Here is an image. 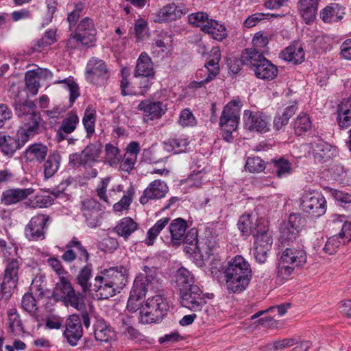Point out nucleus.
Listing matches in <instances>:
<instances>
[{"label":"nucleus","mask_w":351,"mask_h":351,"mask_svg":"<svg viewBox=\"0 0 351 351\" xmlns=\"http://www.w3.org/2000/svg\"><path fill=\"white\" fill-rule=\"evenodd\" d=\"M252 269L248 261L241 255L231 258L223 267V277L227 289L234 293L245 291L252 278Z\"/></svg>","instance_id":"1"},{"label":"nucleus","mask_w":351,"mask_h":351,"mask_svg":"<svg viewBox=\"0 0 351 351\" xmlns=\"http://www.w3.org/2000/svg\"><path fill=\"white\" fill-rule=\"evenodd\" d=\"M307 261L302 246L286 248L280 254L276 269L277 280L281 283L290 278L295 269L302 267Z\"/></svg>","instance_id":"2"},{"label":"nucleus","mask_w":351,"mask_h":351,"mask_svg":"<svg viewBox=\"0 0 351 351\" xmlns=\"http://www.w3.org/2000/svg\"><path fill=\"white\" fill-rule=\"evenodd\" d=\"M145 274H138L134 281L127 303V308L131 312L141 310V300L145 298L149 288L157 282V271L154 267L145 266Z\"/></svg>","instance_id":"3"},{"label":"nucleus","mask_w":351,"mask_h":351,"mask_svg":"<svg viewBox=\"0 0 351 351\" xmlns=\"http://www.w3.org/2000/svg\"><path fill=\"white\" fill-rule=\"evenodd\" d=\"M241 107V101L237 98L230 101L223 108L219 119V127L222 137L226 142H231L234 138L240 120Z\"/></svg>","instance_id":"4"},{"label":"nucleus","mask_w":351,"mask_h":351,"mask_svg":"<svg viewBox=\"0 0 351 351\" xmlns=\"http://www.w3.org/2000/svg\"><path fill=\"white\" fill-rule=\"evenodd\" d=\"M96 35L97 29L93 19L86 17L80 21L70 34L66 46L70 49L81 47H90L95 45Z\"/></svg>","instance_id":"5"},{"label":"nucleus","mask_w":351,"mask_h":351,"mask_svg":"<svg viewBox=\"0 0 351 351\" xmlns=\"http://www.w3.org/2000/svg\"><path fill=\"white\" fill-rule=\"evenodd\" d=\"M330 225L341 228L338 234L328 239L324 247V251L330 255L335 254L340 247L351 240V221L347 220L345 215H333L329 220Z\"/></svg>","instance_id":"6"},{"label":"nucleus","mask_w":351,"mask_h":351,"mask_svg":"<svg viewBox=\"0 0 351 351\" xmlns=\"http://www.w3.org/2000/svg\"><path fill=\"white\" fill-rule=\"evenodd\" d=\"M36 134V127L35 125L31 127H20L14 136L0 133V148L1 152L5 155L11 156Z\"/></svg>","instance_id":"7"},{"label":"nucleus","mask_w":351,"mask_h":351,"mask_svg":"<svg viewBox=\"0 0 351 351\" xmlns=\"http://www.w3.org/2000/svg\"><path fill=\"white\" fill-rule=\"evenodd\" d=\"M188 19L191 24L199 27L214 40L221 41L227 37V29L224 25L215 19H209L205 12L192 13L189 15Z\"/></svg>","instance_id":"8"},{"label":"nucleus","mask_w":351,"mask_h":351,"mask_svg":"<svg viewBox=\"0 0 351 351\" xmlns=\"http://www.w3.org/2000/svg\"><path fill=\"white\" fill-rule=\"evenodd\" d=\"M169 304L161 295L148 298L141 308V321L143 324L160 322L167 315Z\"/></svg>","instance_id":"9"},{"label":"nucleus","mask_w":351,"mask_h":351,"mask_svg":"<svg viewBox=\"0 0 351 351\" xmlns=\"http://www.w3.org/2000/svg\"><path fill=\"white\" fill-rule=\"evenodd\" d=\"M208 239L199 240L196 229H191L186 237L184 252L193 256L197 260H203L213 254V247Z\"/></svg>","instance_id":"10"},{"label":"nucleus","mask_w":351,"mask_h":351,"mask_svg":"<svg viewBox=\"0 0 351 351\" xmlns=\"http://www.w3.org/2000/svg\"><path fill=\"white\" fill-rule=\"evenodd\" d=\"M301 209L313 217L323 215L326 211V202L324 195L316 190L304 191L300 197Z\"/></svg>","instance_id":"11"},{"label":"nucleus","mask_w":351,"mask_h":351,"mask_svg":"<svg viewBox=\"0 0 351 351\" xmlns=\"http://www.w3.org/2000/svg\"><path fill=\"white\" fill-rule=\"evenodd\" d=\"M137 109L142 112L144 121L158 120L167 111V104L154 98L142 100L138 105Z\"/></svg>","instance_id":"12"},{"label":"nucleus","mask_w":351,"mask_h":351,"mask_svg":"<svg viewBox=\"0 0 351 351\" xmlns=\"http://www.w3.org/2000/svg\"><path fill=\"white\" fill-rule=\"evenodd\" d=\"M109 77V73L104 61L92 58L86 67V78L91 84L101 86Z\"/></svg>","instance_id":"13"},{"label":"nucleus","mask_w":351,"mask_h":351,"mask_svg":"<svg viewBox=\"0 0 351 351\" xmlns=\"http://www.w3.org/2000/svg\"><path fill=\"white\" fill-rule=\"evenodd\" d=\"M179 295L182 306L191 311H201L206 303L205 295L198 286L191 287Z\"/></svg>","instance_id":"14"},{"label":"nucleus","mask_w":351,"mask_h":351,"mask_svg":"<svg viewBox=\"0 0 351 351\" xmlns=\"http://www.w3.org/2000/svg\"><path fill=\"white\" fill-rule=\"evenodd\" d=\"M304 220L299 214H291L287 221H284L280 229V240L282 243L293 241L299 236L304 226Z\"/></svg>","instance_id":"15"},{"label":"nucleus","mask_w":351,"mask_h":351,"mask_svg":"<svg viewBox=\"0 0 351 351\" xmlns=\"http://www.w3.org/2000/svg\"><path fill=\"white\" fill-rule=\"evenodd\" d=\"M16 115L23 119L24 122L22 126L36 127V134L38 133L41 121L40 116L36 113V105L32 101L25 100L24 102L16 103L14 106Z\"/></svg>","instance_id":"16"},{"label":"nucleus","mask_w":351,"mask_h":351,"mask_svg":"<svg viewBox=\"0 0 351 351\" xmlns=\"http://www.w3.org/2000/svg\"><path fill=\"white\" fill-rule=\"evenodd\" d=\"M49 217L37 215L33 217L25 228V234L29 241H37L45 238V229Z\"/></svg>","instance_id":"17"},{"label":"nucleus","mask_w":351,"mask_h":351,"mask_svg":"<svg viewBox=\"0 0 351 351\" xmlns=\"http://www.w3.org/2000/svg\"><path fill=\"white\" fill-rule=\"evenodd\" d=\"M243 120L250 130L266 133L270 130V119L263 112L245 110Z\"/></svg>","instance_id":"18"},{"label":"nucleus","mask_w":351,"mask_h":351,"mask_svg":"<svg viewBox=\"0 0 351 351\" xmlns=\"http://www.w3.org/2000/svg\"><path fill=\"white\" fill-rule=\"evenodd\" d=\"M169 191V187L165 181L155 180L151 182L145 189L139 198L141 204L145 205L149 200H157L165 197Z\"/></svg>","instance_id":"19"},{"label":"nucleus","mask_w":351,"mask_h":351,"mask_svg":"<svg viewBox=\"0 0 351 351\" xmlns=\"http://www.w3.org/2000/svg\"><path fill=\"white\" fill-rule=\"evenodd\" d=\"M101 273L119 293L128 282V269L124 266L112 267L103 269Z\"/></svg>","instance_id":"20"},{"label":"nucleus","mask_w":351,"mask_h":351,"mask_svg":"<svg viewBox=\"0 0 351 351\" xmlns=\"http://www.w3.org/2000/svg\"><path fill=\"white\" fill-rule=\"evenodd\" d=\"M188 9L183 4H168L157 12L154 21L158 23H166L180 19L186 14Z\"/></svg>","instance_id":"21"},{"label":"nucleus","mask_w":351,"mask_h":351,"mask_svg":"<svg viewBox=\"0 0 351 351\" xmlns=\"http://www.w3.org/2000/svg\"><path fill=\"white\" fill-rule=\"evenodd\" d=\"M19 261L12 259L6 265L1 288L5 293H11L17 286L19 281Z\"/></svg>","instance_id":"22"},{"label":"nucleus","mask_w":351,"mask_h":351,"mask_svg":"<svg viewBox=\"0 0 351 351\" xmlns=\"http://www.w3.org/2000/svg\"><path fill=\"white\" fill-rule=\"evenodd\" d=\"M267 225L263 218L258 219L256 213L244 214L239 219L238 228L243 235H254L260 228Z\"/></svg>","instance_id":"23"},{"label":"nucleus","mask_w":351,"mask_h":351,"mask_svg":"<svg viewBox=\"0 0 351 351\" xmlns=\"http://www.w3.org/2000/svg\"><path fill=\"white\" fill-rule=\"evenodd\" d=\"M82 212L87 226L95 228L99 225V203L93 199L87 198L82 202Z\"/></svg>","instance_id":"24"},{"label":"nucleus","mask_w":351,"mask_h":351,"mask_svg":"<svg viewBox=\"0 0 351 351\" xmlns=\"http://www.w3.org/2000/svg\"><path fill=\"white\" fill-rule=\"evenodd\" d=\"M90 290L95 293V296L99 300L108 299L119 293L101 272L94 278Z\"/></svg>","instance_id":"25"},{"label":"nucleus","mask_w":351,"mask_h":351,"mask_svg":"<svg viewBox=\"0 0 351 351\" xmlns=\"http://www.w3.org/2000/svg\"><path fill=\"white\" fill-rule=\"evenodd\" d=\"M83 334L82 320L76 315H72L66 320L64 336L68 343L74 346L81 339Z\"/></svg>","instance_id":"26"},{"label":"nucleus","mask_w":351,"mask_h":351,"mask_svg":"<svg viewBox=\"0 0 351 351\" xmlns=\"http://www.w3.org/2000/svg\"><path fill=\"white\" fill-rule=\"evenodd\" d=\"M38 282L39 280L37 278L34 279L30 286L31 293H25L22 298V308L29 313L34 312L36 310V301L33 294L38 298H42L44 295L43 286L41 282L38 284Z\"/></svg>","instance_id":"27"},{"label":"nucleus","mask_w":351,"mask_h":351,"mask_svg":"<svg viewBox=\"0 0 351 351\" xmlns=\"http://www.w3.org/2000/svg\"><path fill=\"white\" fill-rule=\"evenodd\" d=\"M310 148L314 158L319 161L329 160L337 154L335 147L320 139L311 143Z\"/></svg>","instance_id":"28"},{"label":"nucleus","mask_w":351,"mask_h":351,"mask_svg":"<svg viewBox=\"0 0 351 351\" xmlns=\"http://www.w3.org/2000/svg\"><path fill=\"white\" fill-rule=\"evenodd\" d=\"M110 177L102 178L96 188V192L98 197L103 202L110 204V198H114L119 193L123 191V185L114 184L110 188L108 195H107V188L110 182Z\"/></svg>","instance_id":"29"},{"label":"nucleus","mask_w":351,"mask_h":351,"mask_svg":"<svg viewBox=\"0 0 351 351\" xmlns=\"http://www.w3.org/2000/svg\"><path fill=\"white\" fill-rule=\"evenodd\" d=\"M186 228L187 223L182 218L175 219L171 222L169 230L173 245H180L183 243L184 246L186 245Z\"/></svg>","instance_id":"30"},{"label":"nucleus","mask_w":351,"mask_h":351,"mask_svg":"<svg viewBox=\"0 0 351 351\" xmlns=\"http://www.w3.org/2000/svg\"><path fill=\"white\" fill-rule=\"evenodd\" d=\"M154 63L151 58L147 53L142 52L136 60L134 77H154Z\"/></svg>","instance_id":"31"},{"label":"nucleus","mask_w":351,"mask_h":351,"mask_svg":"<svg viewBox=\"0 0 351 351\" xmlns=\"http://www.w3.org/2000/svg\"><path fill=\"white\" fill-rule=\"evenodd\" d=\"M48 148L46 145L36 143L29 145L23 152V157L26 162L41 163L46 158Z\"/></svg>","instance_id":"32"},{"label":"nucleus","mask_w":351,"mask_h":351,"mask_svg":"<svg viewBox=\"0 0 351 351\" xmlns=\"http://www.w3.org/2000/svg\"><path fill=\"white\" fill-rule=\"evenodd\" d=\"M64 188L61 184L58 186V189H53L51 194H40L34 197L31 201L32 207L46 208L51 206L56 198L60 197L63 195Z\"/></svg>","instance_id":"33"},{"label":"nucleus","mask_w":351,"mask_h":351,"mask_svg":"<svg viewBox=\"0 0 351 351\" xmlns=\"http://www.w3.org/2000/svg\"><path fill=\"white\" fill-rule=\"evenodd\" d=\"M280 58L293 64H301L304 61L305 53L300 43H295L280 53Z\"/></svg>","instance_id":"34"},{"label":"nucleus","mask_w":351,"mask_h":351,"mask_svg":"<svg viewBox=\"0 0 351 351\" xmlns=\"http://www.w3.org/2000/svg\"><path fill=\"white\" fill-rule=\"evenodd\" d=\"M138 228V224L131 217H125L119 220L113 230L121 237L127 240Z\"/></svg>","instance_id":"35"},{"label":"nucleus","mask_w":351,"mask_h":351,"mask_svg":"<svg viewBox=\"0 0 351 351\" xmlns=\"http://www.w3.org/2000/svg\"><path fill=\"white\" fill-rule=\"evenodd\" d=\"M33 193L32 188L10 189L3 192L1 199L5 205H11L24 199Z\"/></svg>","instance_id":"36"},{"label":"nucleus","mask_w":351,"mask_h":351,"mask_svg":"<svg viewBox=\"0 0 351 351\" xmlns=\"http://www.w3.org/2000/svg\"><path fill=\"white\" fill-rule=\"evenodd\" d=\"M337 121L338 125L342 128H348L351 125V99L347 98L337 106Z\"/></svg>","instance_id":"37"},{"label":"nucleus","mask_w":351,"mask_h":351,"mask_svg":"<svg viewBox=\"0 0 351 351\" xmlns=\"http://www.w3.org/2000/svg\"><path fill=\"white\" fill-rule=\"evenodd\" d=\"M79 123V118L75 112H69L62 121L60 128L57 131L58 141H63L66 135L72 133Z\"/></svg>","instance_id":"38"},{"label":"nucleus","mask_w":351,"mask_h":351,"mask_svg":"<svg viewBox=\"0 0 351 351\" xmlns=\"http://www.w3.org/2000/svg\"><path fill=\"white\" fill-rule=\"evenodd\" d=\"M345 14L344 8L337 3H330L320 12V17L325 23L337 22Z\"/></svg>","instance_id":"39"},{"label":"nucleus","mask_w":351,"mask_h":351,"mask_svg":"<svg viewBox=\"0 0 351 351\" xmlns=\"http://www.w3.org/2000/svg\"><path fill=\"white\" fill-rule=\"evenodd\" d=\"M319 1L299 0L298 9L306 23H309L315 19Z\"/></svg>","instance_id":"40"},{"label":"nucleus","mask_w":351,"mask_h":351,"mask_svg":"<svg viewBox=\"0 0 351 351\" xmlns=\"http://www.w3.org/2000/svg\"><path fill=\"white\" fill-rule=\"evenodd\" d=\"M298 110L296 101H293L289 106L286 107L281 113L278 112L275 116L273 121L274 128L276 131L280 130L283 127L287 125L290 118L295 114Z\"/></svg>","instance_id":"41"},{"label":"nucleus","mask_w":351,"mask_h":351,"mask_svg":"<svg viewBox=\"0 0 351 351\" xmlns=\"http://www.w3.org/2000/svg\"><path fill=\"white\" fill-rule=\"evenodd\" d=\"M254 71L256 76L262 80H271L278 74L277 67L265 58Z\"/></svg>","instance_id":"42"},{"label":"nucleus","mask_w":351,"mask_h":351,"mask_svg":"<svg viewBox=\"0 0 351 351\" xmlns=\"http://www.w3.org/2000/svg\"><path fill=\"white\" fill-rule=\"evenodd\" d=\"M175 282L179 293L190 289L191 287L196 286L194 285V278L193 274L184 267H180L176 271Z\"/></svg>","instance_id":"43"},{"label":"nucleus","mask_w":351,"mask_h":351,"mask_svg":"<svg viewBox=\"0 0 351 351\" xmlns=\"http://www.w3.org/2000/svg\"><path fill=\"white\" fill-rule=\"evenodd\" d=\"M221 59V52L219 47H213L210 52V59L205 64L208 72L206 80H213L219 73V62Z\"/></svg>","instance_id":"44"},{"label":"nucleus","mask_w":351,"mask_h":351,"mask_svg":"<svg viewBox=\"0 0 351 351\" xmlns=\"http://www.w3.org/2000/svg\"><path fill=\"white\" fill-rule=\"evenodd\" d=\"M94 334L96 340L102 342H111L116 339V333L113 328L102 322L96 324Z\"/></svg>","instance_id":"45"},{"label":"nucleus","mask_w":351,"mask_h":351,"mask_svg":"<svg viewBox=\"0 0 351 351\" xmlns=\"http://www.w3.org/2000/svg\"><path fill=\"white\" fill-rule=\"evenodd\" d=\"M255 238L254 246L265 247L266 250H270L272 245L271 232L267 225H264L260 228L258 232L254 235Z\"/></svg>","instance_id":"46"},{"label":"nucleus","mask_w":351,"mask_h":351,"mask_svg":"<svg viewBox=\"0 0 351 351\" xmlns=\"http://www.w3.org/2000/svg\"><path fill=\"white\" fill-rule=\"evenodd\" d=\"M169 221V219L168 217H163L158 219L154 225L148 230L146 237L143 241L145 244L148 246L152 245L157 237L166 227Z\"/></svg>","instance_id":"47"},{"label":"nucleus","mask_w":351,"mask_h":351,"mask_svg":"<svg viewBox=\"0 0 351 351\" xmlns=\"http://www.w3.org/2000/svg\"><path fill=\"white\" fill-rule=\"evenodd\" d=\"M189 141L184 136H178L172 138L164 142L163 147L167 152H173L175 154L184 152L186 147L189 145Z\"/></svg>","instance_id":"48"},{"label":"nucleus","mask_w":351,"mask_h":351,"mask_svg":"<svg viewBox=\"0 0 351 351\" xmlns=\"http://www.w3.org/2000/svg\"><path fill=\"white\" fill-rule=\"evenodd\" d=\"M74 288L70 281L64 276L60 278L53 289V296L58 301H62Z\"/></svg>","instance_id":"49"},{"label":"nucleus","mask_w":351,"mask_h":351,"mask_svg":"<svg viewBox=\"0 0 351 351\" xmlns=\"http://www.w3.org/2000/svg\"><path fill=\"white\" fill-rule=\"evenodd\" d=\"M293 129L296 135L302 136L309 131L312 123L309 116L304 112H300L293 121Z\"/></svg>","instance_id":"50"},{"label":"nucleus","mask_w":351,"mask_h":351,"mask_svg":"<svg viewBox=\"0 0 351 351\" xmlns=\"http://www.w3.org/2000/svg\"><path fill=\"white\" fill-rule=\"evenodd\" d=\"M62 302L64 306H71L77 311H81L85 307L84 296L82 293L76 292L75 289L66 295Z\"/></svg>","instance_id":"51"},{"label":"nucleus","mask_w":351,"mask_h":351,"mask_svg":"<svg viewBox=\"0 0 351 351\" xmlns=\"http://www.w3.org/2000/svg\"><path fill=\"white\" fill-rule=\"evenodd\" d=\"M241 59L243 64L251 66L254 69L262 62V59H265V58L263 53L248 48L242 52Z\"/></svg>","instance_id":"52"},{"label":"nucleus","mask_w":351,"mask_h":351,"mask_svg":"<svg viewBox=\"0 0 351 351\" xmlns=\"http://www.w3.org/2000/svg\"><path fill=\"white\" fill-rule=\"evenodd\" d=\"M54 84H62L63 88L69 93V103L72 106L80 96L79 86L72 77L64 78L61 80H56Z\"/></svg>","instance_id":"53"},{"label":"nucleus","mask_w":351,"mask_h":351,"mask_svg":"<svg viewBox=\"0 0 351 351\" xmlns=\"http://www.w3.org/2000/svg\"><path fill=\"white\" fill-rule=\"evenodd\" d=\"M271 163L274 165V171L278 178L287 177L292 173L291 164L284 158L274 159Z\"/></svg>","instance_id":"54"},{"label":"nucleus","mask_w":351,"mask_h":351,"mask_svg":"<svg viewBox=\"0 0 351 351\" xmlns=\"http://www.w3.org/2000/svg\"><path fill=\"white\" fill-rule=\"evenodd\" d=\"M82 153L86 167H91L99 160L101 154V146L95 144L89 145L82 151Z\"/></svg>","instance_id":"55"},{"label":"nucleus","mask_w":351,"mask_h":351,"mask_svg":"<svg viewBox=\"0 0 351 351\" xmlns=\"http://www.w3.org/2000/svg\"><path fill=\"white\" fill-rule=\"evenodd\" d=\"M56 41V29H48L45 32L44 35L34 44V49L37 51H41L45 48L54 44Z\"/></svg>","instance_id":"56"},{"label":"nucleus","mask_w":351,"mask_h":351,"mask_svg":"<svg viewBox=\"0 0 351 351\" xmlns=\"http://www.w3.org/2000/svg\"><path fill=\"white\" fill-rule=\"evenodd\" d=\"M104 151V161L112 167H117L121 159L119 148L110 143H108L105 145Z\"/></svg>","instance_id":"57"},{"label":"nucleus","mask_w":351,"mask_h":351,"mask_svg":"<svg viewBox=\"0 0 351 351\" xmlns=\"http://www.w3.org/2000/svg\"><path fill=\"white\" fill-rule=\"evenodd\" d=\"M134 189L132 186L128 189L122 198L113 205V210L116 213H123L127 210L132 202Z\"/></svg>","instance_id":"58"},{"label":"nucleus","mask_w":351,"mask_h":351,"mask_svg":"<svg viewBox=\"0 0 351 351\" xmlns=\"http://www.w3.org/2000/svg\"><path fill=\"white\" fill-rule=\"evenodd\" d=\"M92 276V265L86 264L79 271L77 276V281L84 291L90 290L92 286L89 283V280Z\"/></svg>","instance_id":"59"},{"label":"nucleus","mask_w":351,"mask_h":351,"mask_svg":"<svg viewBox=\"0 0 351 351\" xmlns=\"http://www.w3.org/2000/svg\"><path fill=\"white\" fill-rule=\"evenodd\" d=\"M120 329L123 335L131 340L137 341L141 339V334L133 326L131 318L125 317L122 319Z\"/></svg>","instance_id":"60"},{"label":"nucleus","mask_w":351,"mask_h":351,"mask_svg":"<svg viewBox=\"0 0 351 351\" xmlns=\"http://www.w3.org/2000/svg\"><path fill=\"white\" fill-rule=\"evenodd\" d=\"M95 121L96 111L90 107L87 108L84 112L82 123L88 137H90L95 133Z\"/></svg>","instance_id":"61"},{"label":"nucleus","mask_w":351,"mask_h":351,"mask_svg":"<svg viewBox=\"0 0 351 351\" xmlns=\"http://www.w3.org/2000/svg\"><path fill=\"white\" fill-rule=\"evenodd\" d=\"M252 47L251 49L259 51L263 54L266 53L269 51L268 43L269 38L268 36L263 32H256L252 38Z\"/></svg>","instance_id":"62"},{"label":"nucleus","mask_w":351,"mask_h":351,"mask_svg":"<svg viewBox=\"0 0 351 351\" xmlns=\"http://www.w3.org/2000/svg\"><path fill=\"white\" fill-rule=\"evenodd\" d=\"M9 328L14 335H20L23 332L22 322L15 308H11L8 313Z\"/></svg>","instance_id":"63"},{"label":"nucleus","mask_w":351,"mask_h":351,"mask_svg":"<svg viewBox=\"0 0 351 351\" xmlns=\"http://www.w3.org/2000/svg\"><path fill=\"white\" fill-rule=\"evenodd\" d=\"M25 86L29 94L36 95L40 88V80L34 69L29 70L25 73Z\"/></svg>","instance_id":"64"}]
</instances>
